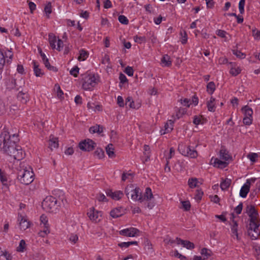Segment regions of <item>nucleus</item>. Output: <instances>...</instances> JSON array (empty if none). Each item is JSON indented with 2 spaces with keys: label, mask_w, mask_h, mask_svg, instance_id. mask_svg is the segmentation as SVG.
Segmentation results:
<instances>
[{
  "label": "nucleus",
  "mask_w": 260,
  "mask_h": 260,
  "mask_svg": "<svg viewBox=\"0 0 260 260\" xmlns=\"http://www.w3.org/2000/svg\"><path fill=\"white\" fill-rule=\"evenodd\" d=\"M89 132L91 134L98 133L101 134L103 131V127L100 125H96L90 127L89 129Z\"/></svg>",
  "instance_id": "nucleus-25"
},
{
  "label": "nucleus",
  "mask_w": 260,
  "mask_h": 260,
  "mask_svg": "<svg viewBox=\"0 0 260 260\" xmlns=\"http://www.w3.org/2000/svg\"><path fill=\"white\" fill-rule=\"evenodd\" d=\"M49 146L51 149L57 148L58 146V138L51 135L49 141Z\"/></svg>",
  "instance_id": "nucleus-20"
},
{
  "label": "nucleus",
  "mask_w": 260,
  "mask_h": 260,
  "mask_svg": "<svg viewBox=\"0 0 260 260\" xmlns=\"http://www.w3.org/2000/svg\"><path fill=\"white\" fill-rule=\"evenodd\" d=\"M253 254L256 260H260V246L257 244H253L252 246Z\"/></svg>",
  "instance_id": "nucleus-24"
},
{
  "label": "nucleus",
  "mask_w": 260,
  "mask_h": 260,
  "mask_svg": "<svg viewBox=\"0 0 260 260\" xmlns=\"http://www.w3.org/2000/svg\"><path fill=\"white\" fill-rule=\"evenodd\" d=\"M258 225L254 226H249L247 233L249 236L253 240L256 239L260 235Z\"/></svg>",
  "instance_id": "nucleus-13"
},
{
  "label": "nucleus",
  "mask_w": 260,
  "mask_h": 260,
  "mask_svg": "<svg viewBox=\"0 0 260 260\" xmlns=\"http://www.w3.org/2000/svg\"><path fill=\"white\" fill-rule=\"evenodd\" d=\"M94 156L99 158L102 159L104 157V152L101 148H97L93 153Z\"/></svg>",
  "instance_id": "nucleus-33"
},
{
  "label": "nucleus",
  "mask_w": 260,
  "mask_h": 260,
  "mask_svg": "<svg viewBox=\"0 0 260 260\" xmlns=\"http://www.w3.org/2000/svg\"><path fill=\"white\" fill-rule=\"evenodd\" d=\"M25 85V81L22 78L18 79L11 78L7 83V87L9 89L21 90Z\"/></svg>",
  "instance_id": "nucleus-7"
},
{
  "label": "nucleus",
  "mask_w": 260,
  "mask_h": 260,
  "mask_svg": "<svg viewBox=\"0 0 260 260\" xmlns=\"http://www.w3.org/2000/svg\"><path fill=\"white\" fill-rule=\"evenodd\" d=\"M215 90V85L213 82H210L207 85V91L212 94Z\"/></svg>",
  "instance_id": "nucleus-34"
},
{
  "label": "nucleus",
  "mask_w": 260,
  "mask_h": 260,
  "mask_svg": "<svg viewBox=\"0 0 260 260\" xmlns=\"http://www.w3.org/2000/svg\"><path fill=\"white\" fill-rule=\"evenodd\" d=\"M176 242L177 244H181L183 247L188 249H192L194 248V244L187 240H183L180 238H177Z\"/></svg>",
  "instance_id": "nucleus-15"
},
{
  "label": "nucleus",
  "mask_w": 260,
  "mask_h": 260,
  "mask_svg": "<svg viewBox=\"0 0 260 260\" xmlns=\"http://www.w3.org/2000/svg\"><path fill=\"white\" fill-rule=\"evenodd\" d=\"M175 117L176 119H179L186 112V109L183 108H177L176 110Z\"/></svg>",
  "instance_id": "nucleus-29"
},
{
  "label": "nucleus",
  "mask_w": 260,
  "mask_h": 260,
  "mask_svg": "<svg viewBox=\"0 0 260 260\" xmlns=\"http://www.w3.org/2000/svg\"><path fill=\"white\" fill-rule=\"evenodd\" d=\"M79 69L78 67L76 66L74 67L71 71H70V74L72 75H73L75 77H76L78 76V73H79Z\"/></svg>",
  "instance_id": "nucleus-58"
},
{
  "label": "nucleus",
  "mask_w": 260,
  "mask_h": 260,
  "mask_svg": "<svg viewBox=\"0 0 260 260\" xmlns=\"http://www.w3.org/2000/svg\"><path fill=\"white\" fill-rule=\"evenodd\" d=\"M87 215L90 220L95 223L99 222L102 219V212L96 210L94 208H90Z\"/></svg>",
  "instance_id": "nucleus-10"
},
{
  "label": "nucleus",
  "mask_w": 260,
  "mask_h": 260,
  "mask_svg": "<svg viewBox=\"0 0 260 260\" xmlns=\"http://www.w3.org/2000/svg\"><path fill=\"white\" fill-rule=\"evenodd\" d=\"M25 248V242L24 240H21L20 242L18 247H17V251L18 252H23Z\"/></svg>",
  "instance_id": "nucleus-44"
},
{
  "label": "nucleus",
  "mask_w": 260,
  "mask_h": 260,
  "mask_svg": "<svg viewBox=\"0 0 260 260\" xmlns=\"http://www.w3.org/2000/svg\"><path fill=\"white\" fill-rule=\"evenodd\" d=\"M215 101L214 98L211 97L209 101L207 103L208 110L210 112H214L215 110Z\"/></svg>",
  "instance_id": "nucleus-28"
},
{
  "label": "nucleus",
  "mask_w": 260,
  "mask_h": 260,
  "mask_svg": "<svg viewBox=\"0 0 260 260\" xmlns=\"http://www.w3.org/2000/svg\"><path fill=\"white\" fill-rule=\"evenodd\" d=\"M44 11L46 14L47 18H49V14L52 12L51 3L49 2L44 8Z\"/></svg>",
  "instance_id": "nucleus-41"
},
{
  "label": "nucleus",
  "mask_w": 260,
  "mask_h": 260,
  "mask_svg": "<svg viewBox=\"0 0 260 260\" xmlns=\"http://www.w3.org/2000/svg\"><path fill=\"white\" fill-rule=\"evenodd\" d=\"M242 110L243 111L245 116L252 117L253 111L251 108L247 106H245L242 109Z\"/></svg>",
  "instance_id": "nucleus-32"
},
{
  "label": "nucleus",
  "mask_w": 260,
  "mask_h": 260,
  "mask_svg": "<svg viewBox=\"0 0 260 260\" xmlns=\"http://www.w3.org/2000/svg\"><path fill=\"white\" fill-rule=\"evenodd\" d=\"M198 182V179L196 178H190L188 181V184L189 187L193 188L197 186Z\"/></svg>",
  "instance_id": "nucleus-40"
},
{
  "label": "nucleus",
  "mask_w": 260,
  "mask_h": 260,
  "mask_svg": "<svg viewBox=\"0 0 260 260\" xmlns=\"http://www.w3.org/2000/svg\"><path fill=\"white\" fill-rule=\"evenodd\" d=\"M125 105L133 109H138L140 107V105L139 104L135 105L134 101L130 96H128L126 98L125 101Z\"/></svg>",
  "instance_id": "nucleus-22"
},
{
  "label": "nucleus",
  "mask_w": 260,
  "mask_h": 260,
  "mask_svg": "<svg viewBox=\"0 0 260 260\" xmlns=\"http://www.w3.org/2000/svg\"><path fill=\"white\" fill-rule=\"evenodd\" d=\"M258 154L255 153H250L248 154L247 157L252 161L255 162L256 161V158H257Z\"/></svg>",
  "instance_id": "nucleus-53"
},
{
  "label": "nucleus",
  "mask_w": 260,
  "mask_h": 260,
  "mask_svg": "<svg viewBox=\"0 0 260 260\" xmlns=\"http://www.w3.org/2000/svg\"><path fill=\"white\" fill-rule=\"evenodd\" d=\"M124 72L129 76H133L134 70L131 67H127L124 70Z\"/></svg>",
  "instance_id": "nucleus-59"
},
{
  "label": "nucleus",
  "mask_w": 260,
  "mask_h": 260,
  "mask_svg": "<svg viewBox=\"0 0 260 260\" xmlns=\"http://www.w3.org/2000/svg\"><path fill=\"white\" fill-rule=\"evenodd\" d=\"M174 154L175 150L172 147L170 149L169 154L166 157L167 160V165H169V159H170L173 157V156H174Z\"/></svg>",
  "instance_id": "nucleus-49"
},
{
  "label": "nucleus",
  "mask_w": 260,
  "mask_h": 260,
  "mask_svg": "<svg viewBox=\"0 0 260 260\" xmlns=\"http://www.w3.org/2000/svg\"><path fill=\"white\" fill-rule=\"evenodd\" d=\"M18 220L20 230L24 231L29 227L30 223L25 217L20 215L18 217Z\"/></svg>",
  "instance_id": "nucleus-16"
},
{
  "label": "nucleus",
  "mask_w": 260,
  "mask_h": 260,
  "mask_svg": "<svg viewBox=\"0 0 260 260\" xmlns=\"http://www.w3.org/2000/svg\"><path fill=\"white\" fill-rule=\"evenodd\" d=\"M49 42L50 44V46L52 49H55L56 48V46L55 43L56 42V38L55 36L53 34H50L49 35Z\"/></svg>",
  "instance_id": "nucleus-30"
},
{
  "label": "nucleus",
  "mask_w": 260,
  "mask_h": 260,
  "mask_svg": "<svg viewBox=\"0 0 260 260\" xmlns=\"http://www.w3.org/2000/svg\"><path fill=\"white\" fill-rule=\"evenodd\" d=\"M18 141L17 135L14 134L11 136L7 131L3 132L0 135L1 149L15 159L19 160L24 157V153L21 147L16 144Z\"/></svg>",
  "instance_id": "nucleus-1"
},
{
  "label": "nucleus",
  "mask_w": 260,
  "mask_h": 260,
  "mask_svg": "<svg viewBox=\"0 0 260 260\" xmlns=\"http://www.w3.org/2000/svg\"><path fill=\"white\" fill-rule=\"evenodd\" d=\"M58 206L56 199L52 196L47 197L42 203L43 209L48 212L55 211Z\"/></svg>",
  "instance_id": "nucleus-4"
},
{
  "label": "nucleus",
  "mask_w": 260,
  "mask_h": 260,
  "mask_svg": "<svg viewBox=\"0 0 260 260\" xmlns=\"http://www.w3.org/2000/svg\"><path fill=\"white\" fill-rule=\"evenodd\" d=\"M173 255L175 257H178L179 258H180V260H186V257L185 256L179 253L177 250H175L174 251Z\"/></svg>",
  "instance_id": "nucleus-63"
},
{
  "label": "nucleus",
  "mask_w": 260,
  "mask_h": 260,
  "mask_svg": "<svg viewBox=\"0 0 260 260\" xmlns=\"http://www.w3.org/2000/svg\"><path fill=\"white\" fill-rule=\"evenodd\" d=\"M88 56V53L87 52V51H86L83 49H81L80 51V55L78 56V59L79 60L83 61L87 58Z\"/></svg>",
  "instance_id": "nucleus-36"
},
{
  "label": "nucleus",
  "mask_w": 260,
  "mask_h": 260,
  "mask_svg": "<svg viewBox=\"0 0 260 260\" xmlns=\"http://www.w3.org/2000/svg\"><path fill=\"white\" fill-rule=\"evenodd\" d=\"M50 232V230H46V231H42V230H41L39 233H38V235L41 237H45L48 234H49Z\"/></svg>",
  "instance_id": "nucleus-64"
},
{
  "label": "nucleus",
  "mask_w": 260,
  "mask_h": 260,
  "mask_svg": "<svg viewBox=\"0 0 260 260\" xmlns=\"http://www.w3.org/2000/svg\"><path fill=\"white\" fill-rule=\"evenodd\" d=\"M0 180L4 185L8 186V179L5 173L0 176Z\"/></svg>",
  "instance_id": "nucleus-51"
},
{
  "label": "nucleus",
  "mask_w": 260,
  "mask_h": 260,
  "mask_svg": "<svg viewBox=\"0 0 260 260\" xmlns=\"http://www.w3.org/2000/svg\"><path fill=\"white\" fill-rule=\"evenodd\" d=\"M118 20L121 23L126 25L128 24L129 22L128 19L124 15L119 16Z\"/></svg>",
  "instance_id": "nucleus-47"
},
{
  "label": "nucleus",
  "mask_w": 260,
  "mask_h": 260,
  "mask_svg": "<svg viewBox=\"0 0 260 260\" xmlns=\"http://www.w3.org/2000/svg\"><path fill=\"white\" fill-rule=\"evenodd\" d=\"M124 213V211L121 207L115 208L110 212V215L113 218L120 217Z\"/></svg>",
  "instance_id": "nucleus-19"
},
{
  "label": "nucleus",
  "mask_w": 260,
  "mask_h": 260,
  "mask_svg": "<svg viewBox=\"0 0 260 260\" xmlns=\"http://www.w3.org/2000/svg\"><path fill=\"white\" fill-rule=\"evenodd\" d=\"M135 41L138 43L141 44L142 42H144L146 41L145 37L135 36L134 38Z\"/></svg>",
  "instance_id": "nucleus-52"
},
{
  "label": "nucleus",
  "mask_w": 260,
  "mask_h": 260,
  "mask_svg": "<svg viewBox=\"0 0 260 260\" xmlns=\"http://www.w3.org/2000/svg\"><path fill=\"white\" fill-rule=\"evenodd\" d=\"M220 157L221 159H222L225 161H227L231 158V156L230 155L229 152L226 149L224 148H222L220 150Z\"/></svg>",
  "instance_id": "nucleus-23"
},
{
  "label": "nucleus",
  "mask_w": 260,
  "mask_h": 260,
  "mask_svg": "<svg viewBox=\"0 0 260 260\" xmlns=\"http://www.w3.org/2000/svg\"><path fill=\"white\" fill-rule=\"evenodd\" d=\"M107 195L110 197L113 200H118L122 198L123 196V193L121 191L113 192L111 190H109L107 192Z\"/></svg>",
  "instance_id": "nucleus-17"
},
{
  "label": "nucleus",
  "mask_w": 260,
  "mask_h": 260,
  "mask_svg": "<svg viewBox=\"0 0 260 260\" xmlns=\"http://www.w3.org/2000/svg\"><path fill=\"white\" fill-rule=\"evenodd\" d=\"M246 212L250 217V223L249 226L260 225V220L257 210L253 205H248L246 207Z\"/></svg>",
  "instance_id": "nucleus-5"
},
{
  "label": "nucleus",
  "mask_w": 260,
  "mask_h": 260,
  "mask_svg": "<svg viewBox=\"0 0 260 260\" xmlns=\"http://www.w3.org/2000/svg\"><path fill=\"white\" fill-rule=\"evenodd\" d=\"M17 99L23 104H26L29 101V95L27 92L20 90L17 95Z\"/></svg>",
  "instance_id": "nucleus-18"
},
{
  "label": "nucleus",
  "mask_w": 260,
  "mask_h": 260,
  "mask_svg": "<svg viewBox=\"0 0 260 260\" xmlns=\"http://www.w3.org/2000/svg\"><path fill=\"white\" fill-rule=\"evenodd\" d=\"M96 144L91 140L87 139L81 142L79 144V148L85 151H90L95 147Z\"/></svg>",
  "instance_id": "nucleus-9"
},
{
  "label": "nucleus",
  "mask_w": 260,
  "mask_h": 260,
  "mask_svg": "<svg viewBox=\"0 0 260 260\" xmlns=\"http://www.w3.org/2000/svg\"><path fill=\"white\" fill-rule=\"evenodd\" d=\"M174 121L172 120H168L165 125V132L163 134L168 133L173 129Z\"/></svg>",
  "instance_id": "nucleus-27"
},
{
  "label": "nucleus",
  "mask_w": 260,
  "mask_h": 260,
  "mask_svg": "<svg viewBox=\"0 0 260 260\" xmlns=\"http://www.w3.org/2000/svg\"><path fill=\"white\" fill-rule=\"evenodd\" d=\"M5 56L0 49V70L2 69L5 63Z\"/></svg>",
  "instance_id": "nucleus-45"
},
{
  "label": "nucleus",
  "mask_w": 260,
  "mask_h": 260,
  "mask_svg": "<svg viewBox=\"0 0 260 260\" xmlns=\"http://www.w3.org/2000/svg\"><path fill=\"white\" fill-rule=\"evenodd\" d=\"M78 240V237L76 234H71L69 237V240L71 242L75 244Z\"/></svg>",
  "instance_id": "nucleus-55"
},
{
  "label": "nucleus",
  "mask_w": 260,
  "mask_h": 260,
  "mask_svg": "<svg viewBox=\"0 0 260 260\" xmlns=\"http://www.w3.org/2000/svg\"><path fill=\"white\" fill-rule=\"evenodd\" d=\"M233 224L232 226L231 230L232 232V233L234 235H235L237 237V238L238 239V232H237V228H238V223L236 221L233 220Z\"/></svg>",
  "instance_id": "nucleus-42"
},
{
  "label": "nucleus",
  "mask_w": 260,
  "mask_h": 260,
  "mask_svg": "<svg viewBox=\"0 0 260 260\" xmlns=\"http://www.w3.org/2000/svg\"><path fill=\"white\" fill-rule=\"evenodd\" d=\"M127 197L131 198L134 201H138L140 197L141 189L139 187H135L132 184L127 185L125 189Z\"/></svg>",
  "instance_id": "nucleus-6"
},
{
  "label": "nucleus",
  "mask_w": 260,
  "mask_h": 260,
  "mask_svg": "<svg viewBox=\"0 0 260 260\" xmlns=\"http://www.w3.org/2000/svg\"><path fill=\"white\" fill-rule=\"evenodd\" d=\"M178 149L181 151L182 154L186 156L190 157L191 158H196L198 156V152L194 149H191L189 146H186L179 145Z\"/></svg>",
  "instance_id": "nucleus-8"
},
{
  "label": "nucleus",
  "mask_w": 260,
  "mask_h": 260,
  "mask_svg": "<svg viewBox=\"0 0 260 260\" xmlns=\"http://www.w3.org/2000/svg\"><path fill=\"white\" fill-rule=\"evenodd\" d=\"M132 179V174L131 173H123L122 175V181H125L126 180Z\"/></svg>",
  "instance_id": "nucleus-61"
},
{
  "label": "nucleus",
  "mask_w": 260,
  "mask_h": 260,
  "mask_svg": "<svg viewBox=\"0 0 260 260\" xmlns=\"http://www.w3.org/2000/svg\"><path fill=\"white\" fill-rule=\"evenodd\" d=\"M233 53L234 54L237 56V57L240 58H243L245 57V55L242 53L240 51L238 50H233Z\"/></svg>",
  "instance_id": "nucleus-54"
},
{
  "label": "nucleus",
  "mask_w": 260,
  "mask_h": 260,
  "mask_svg": "<svg viewBox=\"0 0 260 260\" xmlns=\"http://www.w3.org/2000/svg\"><path fill=\"white\" fill-rule=\"evenodd\" d=\"M240 71L241 70L238 68H232L230 70V74L236 76L240 73Z\"/></svg>",
  "instance_id": "nucleus-62"
},
{
  "label": "nucleus",
  "mask_w": 260,
  "mask_h": 260,
  "mask_svg": "<svg viewBox=\"0 0 260 260\" xmlns=\"http://www.w3.org/2000/svg\"><path fill=\"white\" fill-rule=\"evenodd\" d=\"M203 121V119L202 116H195L194 117L193 122L196 125H198L199 124H202Z\"/></svg>",
  "instance_id": "nucleus-50"
},
{
  "label": "nucleus",
  "mask_w": 260,
  "mask_h": 260,
  "mask_svg": "<svg viewBox=\"0 0 260 260\" xmlns=\"http://www.w3.org/2000/svg\"><path fill=\"white\" fill-rule=\"evenodd\" d=\"M255 181V178H251L246 180V182L242 187L240 191V196L241 197L245 198L247 196V193L249 191L251 182L254 183Z\"/></svg>",
  "instance_id": "nucleus-11"
},
{
  "label": "nucleus",
  "mask_w": 260,
  "mask_h": 260,
  "mask_svg": "<svg viewBox=\"0 0 260 260\" xmlns=\"http://www.w3.org/2000/svg\"><path fill=\"white\" fill-rule=\"evenodd\" d=\"M106 150L107 154L109 157L111 158H113L115 156V154L114 153V148L113 145L111 144H109L106 147Z\"/></svg>",
  "instance_id": "nucleus-26"
},
{
  "label": "nucleus",
  "mask_w": 260,
  "mask_h": 260,
  "mask_svg": "<svg viewBox=\"0 0 260 260\" xmlns=\"http://www.w3.org/2000/svg\"><path fill=\"white\" fill-rule=\"evenodd\" d=\"M203 195V192L201 190L197 189L195 194L194 199L196 200H197V202H199L201 200Z\"/></svg>",
  "instance_id": "nucleus-43"
},
{
  "label": "nucleus",
  "mask_w": 260,
  "mask_h": 260,
  "mask_svg": "<svg viewBox=\"0 0 260 260\" xmlns=\"http://www.w3.org/2000/svg\"><path fill=\"white\" fill-rule=\"evenodd\" d=\"M18 171L17 178L21 183L28 185L33 181L34 173L30 166H26L24 162H20Z\"/></svg>",
  "instance_id": "nucleus-2"
},
{
  "label": "nucleus",
  "mask_w": 260,
  "mask_h": 260,
  "mask_svg": "<svg viewBox=\"0 0 260 260\" xmlns=\"http://www.w3.org/2000/svg\"><path fill=\"white\" fill-rule=\"evenodd\" d=\"M153 198L151 189L149 187L146 188L144 194L143 196L142 192L141 191L140 197L139 198V201L141 203L144 201H149Z\"/></svg>",
  "instance_id": "nucleus-14"
},
{
  "label": "nucleus",
  "mask_w": 260,
  "mask_h": 260,
  "mask_svg": "<svg viewBox=\"0 0 260 260\" xmlns=\"http://www.w3.org/2000/svg\"><path fill=\"white\" fill-rule=\"evenodd\" d=\"M182 205L185 211H188L190 208V202L188 201L182 202Z\"/></svg>",
  "instance_id": "nucleus-56"
},
{
  "label": "nucleus",
  "mask_w": 260,
  "mask_h": 260,
  "mask_svg": "<svg viewBox=\"0 0 260 260\" xmlns=\"http://www.w3.org/2000/svg\"><path fill=\"white\" fill-rule=\"evenodd\" d=\"M161 62L162 63L165 64L166 66L167 67L170 66L172 63V61L170 60V57L168 55H165L161 59Z\"/></svg>",
  "instance_id": "nucleus-39"
},
{
  "label": "nucleus",
  "mask_w": 260,
  "mask_h": 260,
  "mask_svg": "<svg viewBox=\"0 0 260 260\" xmlns=\"http://www.w3.org/2000/svg\"><path fill=\"white\" fill-rule=\"evenodd\" d=\"M40 221H41V224L40 225H49L48 222V219L47 218V216L42 215L40 217Z\"/></svg>",
  "instance_id": "nucleus-48"
},
{
  "label": "nucleus",
  "mask_w": 260,
  "mask_h": 260,
  "mask_svg": "<svg viewBox=\"0 0 260 260\" xmlns=\"http://www.w3.org/2000/svg\"><path fill=\"white\" fill-rule=\"evenodd\" d=\"M231 180L228 178H226L223 180L220 183V187L222 190H224L226 189L231 184Z\"/></svg>",
  "instance_id": "nucleus-31"
},
{
  "label": "nucleus",
  "mask_w": 260,
  "mask_h": 260,
  "mask_svg": "<svg viewBox=\"0 0 260 260\" xmlns=\"http://www.w3.org/2000/svg\"><path fill=\"white\" fill-rule=\"evenodd\" d=\"M201 253L202 255L205 257V258H208L210 256H211L212 254V251L206 248H204L201 250Z\"/></svg>",
  "instance_id": "nucleus-35"
},
{
  "label": "nucleus",
  "mask_w": 260,
  "mask_h": 260,
  "mask_svg": "<svg viewBox=\"0 0 260 260\" xmlns=\"http://www.w3.org/2000/svg\"><path fill=\"white\" fill-rule=\"evenodd\" d=\"M245 0H240L239 4V9L241 14H243L244 12V5Z\"/></svg>",
  "instance_id": "nucleus-57"
},
{
  "label": "nucleus",
  "mask_w": 260,
  "mask_h": 260,
  "mask_svg": "<svg viewBox=\"0 0 260 260\" xmlns=\"http://www.w3.org/2000/svg\"><path fill=\"white\" fill-rule=\"evenodd\" d=\"M82 88L84 90H92L99 82V77L93 74H84L81 75Z\"/></svg>",
  "instance_id": "nucleus-3"
},
{
  "label": "nucleus",
  "mask_w": 260,
  "mask_h": 260,
  "mask_svg": "<svg viewBox=\"0 0 260 260\" xmlns=\"http://www.w3.org/2000/svg\"><path fill=\"white\" fill-rule=\"evenodd\" d=\"M34 65V71L37 77H42L44 74V72L39 68V64L35 60L32 61Z\"/></svg>",
  "instance_id": "nucleus-21"
},
{
  "label": "nucleus",
  "mask_w": 260,
  "mask_h": 260,
  "mask_svg": "<svg viewBox=\"0 0 260 260\" xmlns=\"http://www.w3.org/2000/svg\"><path fill=\"white\" fill-rule=\"evenodd\" d=\"M55 89L57 90L56 91V93H57V97L59 98V99H61L62 98H63V91L61 90L60 89V86L57 85V84H55Z\"/></svg>",
  "instance_id": "nucleus-46"
},
{
  "label": "nucleus",
  "mask_w": 260,
  "mask_h": 260,
  "mask_svg": "<svg viewBox=\"0 0 260 260\" xmlns=\"http://www.w3.org/2000/svg\"><path fill=\"white\" fill-rule=\"evenodd\" d=\"M252 117H246L245 116L243 118V122L244 124L249 125L252 123Z\"/></svg>",
  "instance_id": "nucleus-60"
},
{
  "label": "nucleus",
  "mask_w": 260,
  "mask_h": 260,
  "mask_svg": "<svg viewBox=\"0 0 260 260\" xmlns=\"http://www.w3.org/2000/svg\"><path fill=\"white\" fill-rule=\"evenodd\" d=\"M214 163L215 165H217L218 167H220V168H225L228 165V164L227 162H226L225 161H223L221 160H219V159H218L217 158L214 159Z\"/></svg>",
  "instance_id": "nucleus-38"
},
{
  "label": "nucleus",
  "mask_w": 260,
  "mask_h": 260,
  "mask_svg": "<svg viewBox=\"0 0 260 260\" xmlns=\"http://www.w3.org/2000/svg\"><path fill=\"white\" fill-rule=\"evenodd\" d=\"M132 245H137L138 242L137 241H131L127 242H121L118 244V246L120 247L121 248H127Z\"/></svg>",
  "instance_id": "nucleus-37"
},
{
  "label": "nucleus",
  "mask_w": 260,
  "mask_h": 260,
  "mask_svg": "<svg viewBox=\"0 0 260 260\" xmlns=\"http://www.w3.org/2000/svg\"><path fill=\"white\" fill-rule=\"evenodd\" d=\"M140 231L134 228L126 229L120 231V234L127 237H135L139 235Z\"/></svg>",
  "instance_id": "nucleus-12"
}]
</instances>
